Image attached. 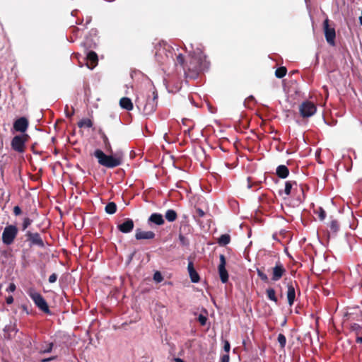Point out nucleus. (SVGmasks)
Returning <instances> with one entry per match:
<instances>
[{
	"instance_id": "4468645a",
	"label": "nucleus",
	"mask_w": 362,
	"mask_h": 362,
	"mask_svg": "<svg viewBox=\"0 0 362 362\" xmlns=\"http://www.w3.org/2000/svg\"><path fill=\"white\" fill-rule=\"evenodd\" d=\"M134 221L130 218H126L124 221L118 225V229L124 233H128L131 232L134 228Z\"/></svg>"
},
{
	"instance_id": "393cba45",
	"label": "nucleus",
	"mask_w": 362,
	"mask_h": 362,
	"mask_svg": "<svg viewBox=\"0 0 362 362\" xmlns=\"http://www.w3.org/2000/svg\"><path fill=\"white\" fill-rule=\"evenodd\" d=\"M79 127L90 128L93 126V122L90 119H83L78 124Z\"/></svg>"
},
{
	"instance_id": "f704fd0d",
	"label": "nucleus",
	"mask_w": 362,
	"mask_h": 362,
	"mask_svg": "<svg viewBox=\"0 0 362 362\" xmlns=\"http://www.w3.org/2000/svg\"><path fill=\"white\" fill-rule=\"evenodd\" d=\"M199 322L202 325H205L207 321V317L202 314H200L198 317Z\"/></svg>"
},
{
	"instance_id": "20e7f679",
	"label": "nucleus",
	"mask_w": 362,
	"mask_h": 362,
	"mask_svg": "<svg viewBox=\"0 0 362 362\" xmlns=\"http://www.w3.org/2000/svg\"><path fill=\"white\" fill-rule=\"evenodd\" d=\"M18 233V228L13 225H9L5 227L2 233V242L9 245L16 238Z\"/></svg>"
},
{
	"instance_id": "4be33fe9",
	"label": "nucleus",
	"mask_w": 362,
	"mask_h": 362,
	"mask_svg": "<svg viewBox=\"0 0 362 362\" xmlns=\"http://www.w3.org/2000/svg\"><path fill=\"white\" fill-rule=\"evenodd\" d=\"M165 217L169 222H173L177 219V215L175 210L168 209L165 212Z\"/></svg>"
},
{
	"instance_id": "a878e982",
	"label": "nucleus",
	"mask_w": 362,
	"mask_h": 362,
	"mask_svg": "<svg viewBox=\"0 0 362 362\" xmlns=\"http://www.w3.org/2000/svg\"><path fill=\"white\" fill-rule=\"evenodd\" d=\"M293 184L296 185V182L291 181L286 182L284 189V193L286 194V195L288 196L291 194V190L292 189Z\"/></svg>"
},
{
	"instance_id": "6ab92c4d",
	"label": "nucleus",
	"mask_w": 362,
	"mask_h": 362,
	"mask_svg": "<svg viewBox=\"0 0 362 362\" xmlns=\"http://www.w3.org/2000/svg\"><path fill=\"white\" fill-rule=\"evenodd\" d=\"M119 105L123 109H125L129 111L132 110L134 107L132 100L127 97H124L120 99Z\"/></svg>"
},
{
	"instance_id": "7ed1b4c3",
	"label": "nucleus",
	"mask_w": 362,
	"mask_h": 362,
	"mask_svg": "<svg viewBox=\"0 0 362 362\" xmlns=\"http://www.w3.org/2000/svg\"><path fill=\"white\" fill-rule=\"evenodd\" d=\"M28 294L40 310L45 313H49L50 311L49 306L45 298L40 293L37 292L33 288H30L28 290Z\"/></svg>"
},
{
	"instance_id": "c756f323",
	"label": "nucleus",
	"mask_w": 362,
	"mask_h": 362,
	"mask_svg": "<svg viewBox=\"0 0 362 362\" xmlns=\"http://www.w3.org/2000/svg\"><path fill=\"white\" fill-rule=\"evenodd\" d=\"M257 273L258 276L261 279V280H262L263 281H265V282L268 281L267 275L266 274H264L262 271L257 269Z\"/></svg>"
},
{
	"instance_id": "2f4dec72",
	"label": "nucleus",
	"mask_w": 362,
	"mask_h": 362,
	"mask_svg": "<svg viewBox=\"0 0 362 362\" xmlns=\"http://www.w3.org/2000/svg\"><path fill=\"white\" fill-rule=\"evenodd\" d=\"M317 213L318 214L319 218L321 221H322V220H324L325 218V217H326V212H325V211L322 207L319 208L318 211Z\"/></svg>"
},
{
	"instance_id": "6e6552de",
	"label": "nucleus",
	"mask_w": 362,
	"mask_h": 362,
	"mask_svg": "<svg viewBox=\"0 0 362 362\" xmlns=\"http://www.w3.org/2000/svg\"><path fill=\"white\" fill-rule=\"evenodd\" d=\"M286 272L284 266L280 262H277L272 268V280L274 281L280 280Z\"/></svg>"
},
{
	"instance_id": "2eb2a0df",
	"label": "nucleus",
	"mask_w": 362,
	"mask_h": 362,
	"mask_svg": "<svg viewBox=\"0 0 362 362\" xmlns=\"http://www.w3.org/2000/svg\"><path fill=\"white\" fill-rule=\"evenodd\" d=\"M148 222V223H154L157 226H161L164 224L165 221L162 214L153 213L149 216Z\"/></svg>"
},
{
	"instance_id": "0eeeda50",
	"label": "nucleus",
	"mask_w": 362,
	"mask_h": 362,
	"mask_svg": "<svg viewBox=\"0 0 362 362\" xmlns=\"http://www.w3.org/2000/svg\"><path fill=\"white\" fill-rule=\"evenodd\" d=\"M169 46L166 44H159V48L156 52V57L158 62L160 63L165 62L170 57H171V52L168 50Z\"/></svg>"
},
{
	"instance_id": "ea45409f",
	"label": "nucleus",
	"mask_w": 362,
	"mask_h": 362,
	"mask_svg": "<svg viewBox=\"0 0 362 362\" xmlns=\"http://www.w3.org/2000/svg\"><path fill=\"white\" fill-rule=\"evenodd\" d=\"M230 357L228 354H224L221 357V362H229Z\"/></svg>"
},
{
	"instance_id": "c9c22d12",
	"label": "nucleus",
	"mask_w": 362,
	"mask_h": 362,
	"mask_svg": "<svg viewBox=\"0 0 362 362\" xmlns=\"http://www.w3.org/2000/svg\"><path fill=\"white\" fill-rule=\"evenodd\" d=\"M223 349L226 353H228L230 351V345L229 341H228L227 340L224 341Z\"/></svg>"
},
{
	"instance_id": "e433bc0d",
	"label": "nucleus",
	"mask_w": 362,
	"mask_h": 362,
	"mask_svg": "<svg viewBox=\"0 0 362 362\" xmlns=\"http://www.w3.org/2000/svg\"><path fill=\"white\" fill-rule=\"evenodd\" d=\"M57 275L54 273L49 276V282L51 284L54 283L57 281Z\"/></svg>"
},
{
	"instance_id": "412c9836",
	"label": "nucleus",
	"mask_w": 362,
	"mask_h": 362,
	"mask_svg": "<svg viewBox=\"0 0 362 362\" xmlns=\"http://www.w3.org/2000/svg\"><path fill=\"white\" fill-rule=\"evenodd\" d=\"M230 241V236L228 234H223L218 238L217 243L221 246H226L229 244Z\"/></svg>"
},
{
	"instance_id": "49530a36",
	"label": "nucleus",
	"mask_w": 362,
	"mask_h": 362,
	"mask_svg": "<svg viewBox=\"0 0 362 362\" xmlns=\"http://www.w3.org/2000/svg\"><path fill=\"white\" fill-rule=\"evenodd\" d=\"M179 239H180V240L183 244H185V237H184L183 235H180V236H179Z\"/></svg>"
},
{
	"instance_id": "c85d7f7f",
	"label": "nucleus",
	"mask_w": 362,
	"mask_h": 362,
	"mask_svg": "<svg viewBox=\"0 0 362 362\" xmlns=\"http://www.w3.org/2000/svg\"><path fill=\"white\" fill-rule=\"evenodd\" d=\"M351 331L355 332L356 334H358L361 332L362 327L357 323H353L351 325Z\"/></svg>"
},
{
	"instance_id": "423d86ee",
	"label": "nucleus",
	"mask_w": 362,
	"mask_h": 362,
	"mask_svg": "<svg viewBox=\"0 0 362 362\" xmlns=\"http://www.w3.org/2000/svg\"><path fill=\"white\" fill-rule=\"evenodd\" d=\"M323 29L327 43L334 46L335 45L334 40L336 37L335 29L329 27L328 18H326L323 23Z\"/></svg>"
},
{
	"instance_id": "58836bf2",
	"label": "nucleus",
	"mask_w": 362,
	"mask_h": 362,
	"mask_svg": "<svg viewBox=\"0 0 362 362\" xmlns=\"http://www.w3.org/2000/svg\"><path fill=\"white\" fill-rule=\"evenodd\" d=\"M177 62L182 65L183 63H184V57L182 54H179L177 56Z\"/></svg>"
},
{
	"instance_id": "aec40b11",
	"label": "nucleus",
	"mask_w": 362,
	"mask_h": 362,
	"mask_svg": "<svg viewBox=\"0 0 362 362\" xmlns=\"http://www.w3.org/2000/svg\"><path fill=\"white\" fill-rule=\"evenodd\" d=\"M289 174V170L286 165H279L276 168V175L280 178H286Z\"/></svg>"
},
{
	"instance_id": "37998d69",
	"label": "nucleus",
	"mask_w": 362,
	"mask_h": 362,
	"mask_svg": "<svg viewBox=\"0 0 362 362\" xmlns=\"http://www.w3.org/2000/svg\"><path fill=\"white\" fill-rule=\"evenodd\" d=\"M331 228H332V229L337 230V221H332L331 222Z\"/></svg>"
},
{
	"instance_id": "473e14b6",
	"label": "nucleus",
	"mask_w": 362,
	"mask_h": 362,
	"mask_svg": "<svg viewBox=\"0 0 362 362\" xmlns=\"http://www.w3.org/2000/svg\"><path fill=\"white\" fill-rule=\"evenodd\" d=\"M52 348H53V343H49L47 344L45 349L40 350V353H42V354L49 353L52 351Z\"/></svg>"
},
{
	"instance_id": "4c0bfd02",
	"label": "nucleus",
	"mask_w": 362,
	"mask_h": 362,
	"mask_svg": "<svg viewBox=\"0 0 362 362\" xmlns=\"http://www.w3.org/2000/svg\"><path fill=\"white\" fill-rule=\"evenodd\" d=\"M16 287V285L13 283H11L8 286V287L6 288V291L8 292H13L15 291Z\"/></svg>"
},
{
	"instance_id": "9d476101",
	"label": "nucleus",
	"mask_w": 362,
	"mask_h": 362,
	"mask_svg": "<svg viewBox=\"0 0 362 362\" xmlns=\"http://www.w3.org/2000/svg\"><path fill=\"white\" fill-rule=\"evenodd\" d=\"M25 139L24 136L18 135L13 137L11 141V146L15 151L22 153L25 149Z\"/></svg>"
},
{
	"instance_id": "8fccbe9b",
	"label": "nucleus",
	"mask_w": 362,
	"mask_h": 362,
	"mask_svg": "<svg viewBox=\"0 0 362 362\" xmlns=\"http://www.w3.org/2000/svg\"><path fill=\"white\" fill-rule=\"evenodd\" d=\"M250 178L249 177L248 182H250ZM251 187H252V185L250 183H248V188H251Z\"/></svg>"
},
{
	"instance_id": "39448f33",
	"label": "nucleus",
	"mask_w": 362,
	"mask_h": 362,
	"mask_svg": "<svg viewBox=\"0 0 362 362\" xmlns=\"http://www.w3.org/2000/svg\"><path fill=\"white\" fill-rule=\"evenodd\" d=\"M316 106L310 101H305L299 106L300 114L303 118L313 116L316 112Z\"/></svg>"
},
{
	"instance_id": "f8f14e48",
	"label": "nucleus",
	"mask_w": 362,
	"mask_h": 362,
	"mask_svg": "<svg viewBox=\"0 0 362 362\" xmlns=\"http://www.w3.org/2000/svg\"><path fill=\"white\" fill-rule=\"evenodd\" d=\"M28 127V119L25 117H21L15 121L13 128L17 132H25Z\"/></svg>"
},
{
	"instance_id": "de8ad7c7",
	"label": "nucleus",
	"mask_w": 362,
	"mask_h": 362,
	"mask_svg": "<svg viewBox=\"0 0 362 362\" xmlns=\"http://www.w3.org/2000/svg\"><path fill=\"white\" fill-rule=\"evenodd\" d=\"M175 362H185L182 358H174L173 359Z\"/></svg>"
},
{
	"instance_id": "f257e3e1",
	"label": "nucleus",
	"mask_w": 362,
	"mask_h": 362,
	"mask_svg": "<svg viewBox=\"0 0 362 362\" xmlns=\"http://www.w3.org/2000/svg\"><path fill=\"white\" fill-rule=\"evenodd\" d=\"M105 149L109 153L105 154L103 151L97 149L94 152V156L98 159V162L100 165L107 168H114L120 165L123 160V153L118 151L113 153L110 142L105 133L101 134Z\"/></svg>"
},
{
	"instance_id": "9b49d317",
	"label": "nucleus",
	"mask_w": 362,
	"mask_h": 362,
	"mask_svg": "<svg viewBox=\"0 0 362 362\" xmlns=\"http://www.w3.org/2000/svg\"><path fill=\"white\" fill-rule=\"evenodd\" d=\"M26 236L32 245H37L40 247H44V242L39 233L28 231L26 233Z\"/></svg>"
},
{
	"instance_id": "a19ab883",
	"label": "nucleus",
	"mask_w": 362,
	"mask_h": 362,
	"mask_svg": "<svg viewBox=\"0 0 362 362\" xmlns=\"http://www.w3.org/2000/svg\"><path fill=\"white\" fill-rule=\"evenodd\" d=\"M13 213L16 216H18L21 214V209L18 206H16L13 208Z\"/></svg>"
},
{
	"instance_id": "a211bd4d",
	"label": "nucleus",
	"mask_w": 362,
	"mask_h": 362,
	"mask_svg": "<svg viewBox=\"0 0 362 362\" xmlns=\"http://www.w3.org/2000/svg\"><path fill=\"white\" fill-rule=\"evenodd\" d=\"M87 59L90 62V64L87 63V66L89 69H93L97 64L98 56L95 52H90L87 54Z\"/></svg>"
},
{
	"instance_id": "72a5a7b5",
	"label": "nucleus",
	"mask_w": 362,
	"mask_h": 362,
	"mask_svg": "<svg viewBox=\"0 0 362 362\" xmlns=\"http://www.w3.org/2000/svg\"><path fill=\"white\" fill-rule=\"evenodd\" d=\"M32 223V220L29 218H25L23 223V230H25Z\"/></svg>"
},
{
	"instance_id": "f03ea898",
	"label": "nucleus",
	"mask_w": 362,
	"mask_h": 362,
	"mask_svg": "<svg viewBox=\"0 0 362 362\" xmlns=\"http://www.w3.org/2000/svg\"><path fill=\"white\" fill-rule=\"evenodd\" d=\"M158 93L153 91L151 95H141L136 100L137 108L142 111L144 115H150L153 113L157 107Z\"/></svg>"
},
{
	"instance_id": "79ce46f5",
	"label": "nucleus",
	"mask_w": 362,
	"mask_h": 362,
	"mask_svg": "<svg viewBox=\"0 0 362 362\" xmlns=\"http://www.w3.org/2000/svg\"><path fill=\"white\" fill-rule=\"evenodd\" d=\"M196 214L199 217H203L205 214L204 211L199 208L196 209Z\"/></svg>"
},
{
	"instance_id": "5701e85b",
	"label": "nucleus",
	"mask_w": 362,
	"mask_h": 362,
	"mask_svg": "<svg viewBox=\"0 0 362 362\" xmlns=\"http://www.w3.org/2000/svg\"><path fill=\"white\" fill-rule=\"evenodd\" d=\"M266 293H267V298L274 302V303H277L278 301V299L276 296V292H275V290L273 288H269L267 289L266 291Z\"/></svg>"
},
{
	"instance_id": "09e8293b",
	"label": "nucleus",
	"mask_w": 362,
	"mask_h": 362,
	"mask_svg": "<svg viewBox=\"0 0 362 362\" xmlns=\"http://www.w3.org/2000/svg\"><path fill=\"white\" fill-rule=\"evenodd\" d=\"M356 341L357 343H362V337H357L356 339Z\"/></svg>"
},
{
	"instance_id": "cd10ccee",
	"label": "nucleus",
	"mask_w": 362,
	"mask_h": 362,
	"mask_svg": "<svg viewBox=\"0 0 362 362\" xmlns=\"http://www.w3.org/2000/svg\"><path fill=\"white\" fill-rule=\"evenodd\" d=\"M277 340L281 347L284 348L286 344V337L283 334H279Z\"/></svg>"
},
{
	"instance_id": "bb28decb",
	"label": "nucleus",
	"mask_w": 362,
	"mask_h": 362,
	"mask_svg": "<svg viewBox=\"0 0 362 362\" xmlns=\"http://www.w3.org/2000/svg\"><path fill=\"white\" fill-rule=\"evenodd\" d=\"M286 74V69L284 66L278 68L275 71V76L281 78Z\"/></svg>"
},
{
	"instance_id": "7c9ffc66",
	"label": "nucleus",
	"mask_w": 362,
	"mask_h": 362,
	"mask_svg": "<svg viewBox=\"0 0 362 362\" xmlns=\"http://www.w3.org/2000/svg\"><path fill=\"white\" fill-rule=\"evenodd\" d=\"M163 278L160 272H156L153 274V280L158 283L161 282Z\"/></svg>"
},
{
	"instance_id": "1a4fd4ad",
	"label": "nucleus",
	"mask_w": 362,
	"mask_h": 362,
	"mask_svg": "<svg viewBox=\"0 0 362 362\" xmlns=\"http://www.w3.org/2000/svg\"><path fill=\"white\" fill-rule=\"evenodd\" d=\"M220 263L218 265V274L220 276V279L223 283H226L228 280V274L227 270L226 269V258L223 255H220Z\"/></svg>"
},
{
	"instance_id": "c03bdc74",
	"label": "nucleus",
	"mask_w": 362,
	"mask_h": 362,
	"mask_svg": "<svg viewBox=\"0 0 362 362\" xmlns=\"http://www.w3.org/2000/svg\"><path fill=\"white\" fill-rule=\"evenodd\" d=\"M6 301L7 304H11L13 302V298L11 296H8Z\"/></svg>"
},
{
	"instance_id": "a18cd8bd",
	"label": "nucleus",
	"mask_w": 362,
	"mask_h": 362,
	"mask_svg": "<svg viewBox=\"0 0 362 362\" xmlns=\"http://www.w3.org/2000/svg\"><path fill=\"white\" fill-rule=\"evenodd\" d=\"M54 358V357L45 358V359L42 360V362H48V361H50L53 360Z\"/></svg>"
},
{
	"instance_id": "dca6fc26",
	"label": "nucleus",
	"mask_w": 362,
	"mask_h": 362,
	"mask_svg": "<svg viewBox=\"0 0 362 362\" xmlns=\"http://www.w3.org/2000/svg\"><path fill=\"white\" fill-rule=\"evenodd\" d=\"M187 269L191 281L193 283H198L199 281V275L194 268L192 262L188 263Z\"/></svg>"
},
{
	"instance_id": "ddd939ff",
	"label": "nucleus",
	"mask_w": 362,
	"mask_h": 362,
	"mask_svg": "<svg viewBox=\"0 0 362 362\" xmlns=\"http://www.w3.org/2000/svg\"><path fill=\"white\" fill-rule=\"evenodd\" d=\"M155 233L153 231H144L141 229H137L135 233L136 240H151L155 238Z\"/></svg>"
},
{
	"instance_id": "f3484780",
	"label": "nucleus",
	"mask_w": 362,
	"mask_h": 362,
	"mask_svg": "<svg viewBox=\"0 0 362 362\" xmlns=\"http://www.w3.org/2000/svg\"><path fill=\"white\" fill-rule=\"evenodd\" d=\"M287 288H288V291H287L288 303L289 305L291 306L293 304V303L295 301V298H296L295 288L292 284H288Z\"/></svg>"
},
{
	"instance_id": "b1692460",
	"label": "nucleus",
	"mask_w": 362,
	"mask_h": 362,
	"mask_svg": "<svg viewBox=\"0 0 362 362\" xmlns=\"http://www.w3.org/2000/svg\"><path fill=\"white\" fill-rule=\"evenodd\" d=\"M105 210L107 214H113L117 211V205L114 202H110L105 206Z\"/></svg>"
}]
</instances>
